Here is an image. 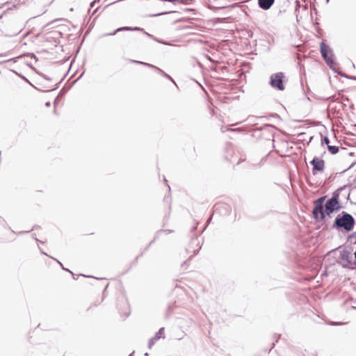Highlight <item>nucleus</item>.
Instances as JSON below:
<instances>
[{
    "label": "nucleus",
    "instance_id": "f257e3e1",
    "mask_svg": "<svg viewBox=\"0 0 356 356\" xmlns=\"http://www.w3.org/2000/svg\"><path fill=\"white\" fill-rule=\"evenodd\" d=\"M325 196L318 198L314 202V208L313 213L314 217L317 219L318 218L323 219L325 215L330 216L334 211L340 209L341 206L339 202V195H334L330 199L325 205V210H323V204L325 200Z\"/></svg>",
    "mask_w": 356,
    "mask_h": 356
},
{
    "label": "nucleus",
    "instance_id": "f03ea898",
    "mask_svg": "<svg viewBox=\"0 0 356 356\" xmlns=\"http://www.w3.org/2000/svg\"><path fill=\"white\" fill-rule=\"evenodd\" d=\"M355 220L350 214L343 212L342 216H338L334 221V225L338 228H343L347 232L352 231Z\"/></svg>",
    "mask_w": 356,
    "mask_h": 356
},
{
    "label": "nucleus",
    "instance_id": "7ed1b4c3",
    "mask_svg": "<svg viewBox=\"0 0 356 356\" xmlns=\"http://www.w3.org/2000/svg\"><path fill=\"white\" fill-rule=\"evenodd\" d=\"M117 307L120 314L122 317H127L129 316L131 313L130 307L124 296L122 295L118 300Z\"/></svg>",
    "mask_w": 356,
    "mask_h": 356
},
{
    "label": "nucleus",
    "instance_id": "20e7f679",
    "mask_svg": "<svg viewBox=\"0 0 356 356\" xmlns=\"http://www.w3.org/2000/svg\"><path fill=\"white\" fill-rule=\"evenodd\" d=\"M321 55L328 65L333 63L332 53L330 47L322 42L320 45Z\"/></svg>",
    "mask_w": 356,
    "mask_h": 356
},
{
    "label": "nucleus",
    "instance_id": "39448f33",
    "mask_svg": "<svg viewBox=\"0 0 356 356\" xmlns=\"http://www.w3.org/2000/svg\"><path fill=\"white\" fill-rule=\"evenodd\" d=\"M284 76L282 72H278L271 76L270 84L273 87L277 88L280 90H283L284 86L283 84V79Z\"/></svg>",
    "mask_w": 356,
    "mask_h": 356
},
{
    "label": "nucleus",
    "instance_id": "423d86ee",
    "mask_svg": "<svg viewBox=\"0 0 356 356\" xmlns=\"http://www.w3.org/2000/svg\"><path fill=\"white\" fill-rule=\"evenodd\" d=\"M311 163L313 165V174L314 175L318 171H322L324 169L325 167V163L324 161L319 159V158H314L312 161Z\"/></svg>",
    "mask_w": 356,
    "mask_h": 356
},
{
    "label": "nucleus",
    "instance_id": "0eeeda50",
    "mask_svg": "<svg viewBox=\"0 0 356 356\" xmlns=\"http://www.w3.org/2000/svg\"><path fill=\"white\" fill-rule=\"evenodd\" d=\"M275 0H258L260 8L264 10L269 9Z\"/></svg>",
    "mask_w": 356,
    "mask_h": 356
},
{
    "label": "nucleus",
    "instance_id": "6e6552de",
    "mask_svg": "<svg viewBox=\"0 0 356 356\" xmlns=\"http://www.w3.org/2000/svg\"><path fill=\"white\" fill-rule=\"evenodd\" d=\"M131 30H133V29L131 27H128V26H124V27L119 28V29H116L113 33H109L108 35H115L117 32H119L121 31H131Z\"/></svg>",
    "mask_w": 356,
    "mask_h": 356
},
{
    "label": "nucleus",
    "instance_id": "1a4fd4ad",
    "mask_svg": "<svg viewBox=\"0 0 356 356\" xmlns=\"http://www.w3.org/2000/svg\"><path fill=\"white\" fill-rule=\"evenodd\" d=\"M327 148L332 154H336L339 151V148L337 146L328 145Z\"/></svg>",
    "mask_w": 356,
    "mask_h": 356
},
{
    "label": "nucleus",
    "instance_id": "9d476101",
    "mask_svg": "<svg viewBox=\"0 0 356 356\" xmlns=\"http://www.w3.org/2000/svg\"><path fill=\"white\" fill-rule=\"evenodd\" d=\"M323 141L327 145V147H328V145H329L330 141H329V139L325 137L324 139H323Z\"/></svg>",
    "mask_w": 356,
    "mask_h": 356
},
{
    "label": "nucleus",
    "instance_id": "9b49d317",
    "mask_svg": "<svg viewBox=\"0 0 356 356\" xmlns=\"http://www.w3.org/2000/svg\"><path fill=\"white\" fill-rule=\"evenodd\" d=\"M133 62H134V63H137L143 64V65H149L148 64H147V63H143V62H140V61L133 60Z\"/></svg>",
    "mask_w": 356,
    "mask_h": 356
},
{
    "label": "nucleus",
    "instance_id": "f8f14e48",
    "mask_svg": "<svg viewBox=\"0 0 356 356\" xmlns=\"http://www.w3.org/2000/svg\"><path fill=\"white\" fill-rule=\"evenodd\" d=\"M216 0H211V1H210V2H211V3H216Z\"/></svg>",
    "mask_w": 356,
    "mask_h": 356
}]
</instances>
